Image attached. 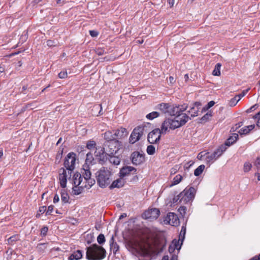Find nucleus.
I'll list each match as a JSON object with an SVG mask.
<instances>
[{
  "label": "nucleus",
  "instance_id": "obj_16",
  "mask_svg": "<svg viewBox=\"0 0 260 260\" xmlns=\"http://www.w3.org/2000/svg\"><path fill=\"white\" fill-rule=\"evenodd\" d=\"M134 172L133 174H136L137 169L131 166H124L123 167L119 172V177L123 178L126 176L130 174L131 172Z\"/></svg>",
  "mask_w": 260,
  "mask_h": 260
},
{
  "label": "nucleus",
  "instance_id": "obj_23",
  "mask_svg": "<svg viewBox=\"0 0 260 260\" xmlns=\"http://www.w3.org/2000/svg\"><path fill=\"white\" fill-rule=\"evenodd\" d=\"M124 185V181L122 178H118L116 180L113 181L111 185L109 186L110 189L114 188H120Z\"/></svg>",
  "mask_w": 260,
  "mask_h": 260
},
{
  "label": "nucleus",
  "instance_id": "obj_50",
  "mask_svg": "<svg viewBox=\"0 0 260 260\" xmlns=\"http://www.w3.org/2000/svg\"><path fill=\"white\" fill-rule=\"evenodd\" d=\"M186 207L184 206H180L178 209V211L179 212L180 214L183 216L186 213Z\"/></svg>",
  "mask_w": 260,
  "mask_h": 260
},
{
  "label": "nucleus",
  "instance_id": "obj_32",
  "mask_svg": "<svg viewBox=\"0 0 260 260\" xmlns=\"http://www.w3.org/2000/svg\"><path fill=\"white\" fill-rule=\"evenodd\" d=\"M206 154L207 155L206 157V161L207 163L213 162L214 160H216L218 158L214 152L210 154L209 152H208L206 153Z\"/></svg>",
  "mask_w": 260,
  "mask_h": 260
},
{
  "label": "nucleus",
  "instance_id": "obj_44",
  "mask_svg": "<svg viewBox=\"0 0 260 260\" xmlns=\"http://www.w3.org/2000/svg\"><path fill=\"white\" fill-rule=\"evenodd\" d=\"M97 241L99 244H103L105 242V236L103 234H100L97 237Z\"/></svg>",
  "mask_w": 260,
  "mask_h": 260
},
{
  "label": "nucleus",
  "instance_id": "obj_20",
  "mask_svg": "<svg viewBox=\"0 0 260 260\" xmlns=\"http://www.w3.org/2000/svg\"><path fill=\"white\" fill-rule=\"evenodd\" d=\"M239 138V136L237 134H233V135L230 136L224 142V145L226 146H230L233 144Z\"/></svg>",
  "mask_w": 260,
  "mask_h": 260
},
{
  "label": "nucleus",
  "instance_id": "obj_29",
  "mask_svg": "<svg viewBox=\"0 0 260 260\" xmlns=\"http://www.w3.org/2000/svg\"><path fill=\"white\" fill-rule=\"evenodd\" d=\"M84 172L83 173V176L84 180L89 179V177H91V174L90 171V168L88 165L83 166Z\"/></svg>",
  "mask_w": 260,
  "mask_h": 260
},
{
  "label": "nucleus",
  "instance_id": "obj_51",
  "mask_svg": "<svg viewBox=\"0 0 260 260\" xmlns=\"http://www.w3.org/2000/svg\"><path fill=\"white\" fill-rule=\"evenodd\" d=\"M253 118L257 119L256 125L260 127V111L254 115Z\"/></svg>",
  "mask_w": 260,
  "mask_h": 260
},
{
  "label": "nucleus",
  "instance_id": "obj_43",
  "mask_svg": "<svg viewBox=\"0 0 260 260\" xmlns=\"http://www.w3.org/2000/svg\"><path fill=\"white\" fill-rule=\"evenodd\" d=\"M240 100L238 99V96H235L232 98L229 102V105L231 107L235 106Z\"/></svg>",
  "mask_w": 260,
  "mask_h": 260
},
{
  "label": "nucleus",
  "instance_id": "obj_27",
  "mask_svg": "<svg viewBox=\"0 0 260 260\" xmlns=\"http://www.w3.org/2000/svg\"><path fill=\"white\" fill-rule=\"evenodd\" d=\"M170 104L162 103L159 104L157 106V109H158L161 112L166 115L167 114L168 109H169Z\"/></svg>",
  "mask_w": 260,
  "mask_h": 260
},
{
  "label": "nucleus",
  "instance_id": "obj_5",
  "mask_svg": "<svg viewBox=\"0 0 260 260\" xmlns=\"http://www.w3.org/2000/svg\"><path fill=\"white\" fill-rule=\"evenodd\" d=\"M76 160V154L73 152L69 153L65 157L63 165L68 171V174H71L75 169Z\"/></svg>",
  "mask_w": 260,
  "mask_h": 260
},
{
  "label": "nucleus",
  "instance_id": "obj_40",
  "mask_svg": "<svg viewBox=\"0 0 260 260\" xmlns=\"http://www.w3.org/2000/svg\"><path fill=\"white\" fill-rule=\"evenodd\" d=\"M183 241H181V244L179 245V240H177L176 239L173 240L172 242V244L173 246L177 250H180Z\"/></svg>",
  "mask_w": 260,
  "mask_h": 260
},
{
  "label": "nucleus",
  "instance_id": "obj_35",
  "mask_svg": "<svg viewBox=\"0 0 260 260\" xmlns=\"http://www.w3.org/2000/svg\"><path fill=\"white\" fill-rule=\"evenodd\" d=\"M60 185L62 188H65L67 186V176L59 175Z\"/></svg>",
  "mask_w": 260,
  "mask_h": 260
},
{
  "label": "nucleus",
  "instance_id": "obj_49",
  "mask_svg": "<svg viewBox=\"0 0 260 260\" xmlns=\"http://www.w3.org/2000/svg\"><path fill=\"white\" fill-rule=\"evenodd\" d=\"M242 125H243V122H242V121L236 123L234 126H233L232 127L231 131H232V132L236 131L239 128H240L241 126H242Z\"/></svg>",
  "mask_w": 260,
  "mask_h": 260
},
{
  "label": "nucleus",
  "instance_id": "obj_57",
  "mask_svg": "<svg viewBox=\"0 0 260 260\" xmlns=\"http://www.w3.org/2000/svg\"><path fill=\"white\" fill-rule=\"evenodd\" d=\"M46 244L45 243L39 244L37 247L38 250L40 251L43 250L46 248Z\"/></svg>",
  "mask_w": 260,
  "mask_h": 260
},
{
  "label": "nucleus",
  "instance_id": "obj_55",
  "mask_svg": "<svg viewBox=\"0 0 260 260\" xmlns=\"http://www.w3.org/2000/svg\"><path fill=\"white\" fill-rule=\"evenodd\" d=\"M258 104H255V105H253L252 106H251L250 108L248 109L246 111V112L247 113H249L251 112L252 111H253L255 110H256L258 108Z\"/></svg>",
  "mask_w": 260,
  "mask_h": 260
},
{
  "label": "nucleus",
  "instance_id": "obj_52",
  "mask_svg": "<svg viewBox=\"0 0 260 260\" xmlns=\"http://www.w3.org/2000/svg\"><path fill=\"white\" fill-rule=\"evenodd\" d=\"M48 231V228L47 226H43L41 230V235L42 236H45L47 235Z\"/></svg>",
  "mask_w": 260,
  "mask_h": 260
},
{
  "label": "nucleus",
  "instance_id": "obj_12",
  "mask_svg": "<svg viewBox=\"0 0 260 260\" xmlns=\"http://www.w3.org/2000/svg\"><path fill=\"white\" fill-rule=\"evenodd\" d=\"M175 119L166 118L161 125L160 129L161 133H162V134H166L169 128L171 129L177 128V126L175 124Z\"/></svg>",
  "mask_w": 260,
  "mask_h": 260
},
{
  "label": "nucleus",
  "instance_id": "obj_4",
  "mask_svg": "<svg viewBox=\"0 0 260 260\" xmlns=\"http://www.w3.org/2000/svg\"><path fill=\"white\" fill-rule=\"evenodd\" d=\"M95 175L97 183L101 188L106 187L112 181V173L105 167H102L96 173Z\"/></svg>",
  "mask_w": 260,
  "mask_h": 260
},
{
  "label": "nucleus",
  "instance_id": "obj_64",
  "mask_svg": "<svg viewBox=\"0 0 260 260\" xmlns=\"http://www.w3.org/2000/svg\"><path fill=\"white\" fill-rule=\"evenodd\" d=\"M77 150L79 153H81L85 150V147L84 146H78Z\"/></svg>",
  "mask_w": 260,
  "mask_h": 260
},
{
  "label": "nucleus",
  "instance_id": "obj_53",
  "mask_svg": "<svg viewBox=\"0 0 260 260\" xmlns=\"http://www.w3.org/2000/svg\"><path fill=\"white\" fill-rule=\"evenodd\" d=\"M185 232H186V228L184 226H182L180 233V236L182 237V239H181L182 241H183L185 238Z\"/></svg>",
  "mask_w": 260,
  "mask_h": 260
},
{
  "label": "nucleus",
  "instance_id": "obj_33",
  "mask_svg": "<svg viewBox=\"0 0 260 260\" xmlns=\"http://www.w3.org/2000/svg\"><path fill=\"white\" fill-rule=\"evenodd\" d=\"M205 166L204 165H201L199 166L197 169L194 171V175L196 176H199L203 172L205 169Z\"/></svg>",
  "mask_w": 260,
  "mask_h": 260
},
{
  "label": "nucleus",
  "instance_id": "obj_47",
  "mask_svg": "<svg viewBox=\"0 0 260 260\" xmlns=\"http://www.w3.org/2000/svg\"><path fill=\"white\" fill-rule=\"evenodd\" d=\"M96 143L94 141H89L86 144V148L88 149H91L95 147Z\"/></svg>",
  "mask_w": 260,
  "mask_h": 260
},
{
  "label": "nucleus",
  "instance_id": "obj_21",
  "mask_svg": "<svg viewBox=\"0 0 260 260\" xmlns=\"http://www.w3.org/2000/svg\"><path fill=\"white\" fill-rule=\"evenodd\" d=\"M104 142H109L118 140L115 138L114 133H112L111 131H106L104 134Z\"/></svg>",
  "mask_w": 260,
  "mask_h": 260
},
{
  "label": "nucleus",
  "instance_id": "obj_3",
  "mask_svg": "<svg viewBox=\"0 0 260 260\" xmlns=\"http://www.w3.org/2000/svg\"><path fill=\"white\" fill-rule=\"evenodd\" d=\"M196 192L197 189L194 187L188 186L179 194L173 198L172 203L175 204L179 201V202L181 203L186 204L194 199Z\"/></svg>",
  "mask_w": 260,
  "mask_h": 260
},
{
  "label": "nucleus",
  "instance_id": "obj_39",
  "mask_svg": "<svg viewBox=\"0 0 260 260\" xmlns=\"http://www.w3.org/2000/svg\"><path fill=\"white\" fill-rule=\"evenodd\" d=\"M182 179V176L181 175L178 174V175H176L173 178V181L171 186L178 184L181 181Z\"/></svg>",
  "mask_w": 260,
  "mask_h": 260
},
{
  "label": "nucleus",
  "instance_id": "obj_37",
  "mask_svg": "<svg viewBox=\"0 0 260 260\" xmlns=\"http://www.w3.org/2000/svg\"><path fill=\"white\" fill-rule=\"evenodd\" d=\"M159 115V113L156 111H153L148 114L146 115V118L149 120H153L155 118L158 117Z\"/></svg>",
  "mask_w": 260,
  "mask_h": 260
},
{
  "label": "nucleus",
  "instance_id": "obj_34",
  "mask_svg": "<svg viewBox=\"0 0 260 260\" xmlns=\"http://www.w3.org/2000/svg\"><path fill=\"white\" fill-rule=\"evenodd\" d=\"M221 66V64L220 63H217L214 68V70L213 71L212 74L214 76H218L220 75V68Z\"/></svg>",
  "mask_w": 260,
  "mask_h": 260
},
{
  "label": "nucleus",
  "instance_id": "obj_28",
  "mask_svg": "<svg viewBox=\"0 0 260 260\" xmlns=\"http://www.w3.org/2000/svg\"><path fill=\"white\" fill-rule=\"evenodd\" d=\"M212 112L210 110L205 114L203 117L198 119V123H204L209 120V117H212Z\"/></svg>",
  "mask_w": 260,
  "mask_h": 260
},
{
  "label": "nucleus",
  "instance_id": "obj_13",
  "mask_svg": "<svg viewBox=\"0 0 260 260\" xmlns=\"http://www.w3.org/2000/svg\"><path fill=\"white\" fill-rule=\"evenodd\" d=\"M175 119V124L179 128L186 124V123L191 119L190 117L188 116L186 113H180L179 116H177Z\"/></svg>",
  "mask_w": 260,
  "mask_h": 260
},
{
  "label": "nucleus",
  "instance_id": "obj_36",
  "mask_svg": "<svg viewBox=\"0 0 260 260\" xmlns=\"http://www.w3.org/2000/svg\"><path fill=\"white\" fill-rule=\"evenodd\" d=\"M84 184L88 185V188H90L92 185H93L95 183V180L93 178H91V177H89V179H85V182H84Z\"/></svg>",
  "mask_w": 260,
  "mask_h": 260
},
{
  "label": "nucleus",
  "instance_id": "obj_18",
  "mask_svg": "<svg viewBox=\"0 0 260 260\" xmlns=\"http://www.w3.org/2000/svg\"><path fill=\"white\" fill-rule=\"evenodd\" d=\"M167 244L166 239H159L155 242V248L158 252H162L165 249Z\"/></svg>",
  "mask_w": 260,
  "mask_h": 260
},
{
  "label": "nucleus",
  "instance_id": "obj_31",
  "mask_svg": "<svg viewBox=\"0 0 260 260\" xmlns=\"http://www.w3.org/2000/svg\"><path fill=\"white\" fill-rule=\"evenodd\" d=\"M226 149V147L223 144L220 146L217 149H216L213 152L215 155L219 157L222 155L223 152Z\"/></svg>",
  "mask_w": 260,
  "mask_h": 260
},
{
  "label": "nucleus",
  "instance_id": "obj_54",
  "mask_svg": "<svg viewBox=\"0 0 260 260\" xmlns=\"http://www.w3.org/2000/svg\"><path fill=\"white\" fill-rule=\"evenodd\" d=\"M187 108H188V105L185 104H184L181 106H179V114L182 113V112L185 111Z\"/></svg>",
  "mask_w": 260,
  "mask_h": 260
},
{
  "label": "nucleus",
  "instance_id": "obj_62",
  "mask_svg": "<svg viewBox=\"0 0 260 260\" xmlns=\"http://www.w3.org/2000/svg\"><path fill=\"white\" fill-rule=\"evenodd\" d=\"M95 52L98 55H102L105 53V50L102 48H98L95 50Z\"/></svg>",
  "mask_w": 260,
  "mask_h": 260
},
{
  "label": "nucleus",
  "instance_id": "obj_1",
  "mask_svg": "<svg viewBox=\"0 0 260 260\" xmlns=\"http://www.w3.org/2000/svg\"><path fill=\"white\" fill-rule=\"evenodd\" d=\"M103 147L109 155V162L115 166L119 165L121 162L122 155H116L118 151L122 147V143L118 140L114 141L104 142Z\"/></svg>",
  "mask_w": 260,
  "mask_h": 260
},
{
  "label": "nucleus",
  "instance_id": "obj_6",
  "mask_svg": "<svg viewBox=\"0 0 260 260\" xmlns=\"http://www.w3.org/2000/svg\"><path fill=\"white\" fill-rule=\"evenodd\" d=\"M146 127L145 125L136 127L130 136L129 142L131 144H134L138 141L143 135Z\"/></svg>",
  "mask_w": 260,
  "mask_h": 260
},
{
  "label": "nucleus",
  "instance_id": "obj_15",
  "mask_svg": "<svg viewBox=\"0 0 260 260\" xmlns=\"http://www.w3.org/2000/svg\"><path fill=\"white\" fill-rule=\"evenodd\" d=\"M202 104L200 102H194L190 107V110L187 111L188 114H190V117H194L198 115V112L201 108Z\"/></svg>",
  "mask_w": 260,
  "mask_h": 260
},
{
  "label": "nucleus",
  "instance_id": "obj_25",
  "mask_svg": "<svg viewBox=\"0 0 260 260\" xmlns=\"http://www.w3.org/2000/svg\"><path fill=\"white\" fill-rule=\"evenodd\" d=\"M82 257V251L81 250H77L72 253L69 257V260H79Z\"/></svg>",
  "mask_w": 260,
  "mask_h": 260
},
{
  "label": "nucleus",
  "instance_id": "obj_17",
  "mask_svg": "<svg viewBox=\"0 0 260 260\" xmlns=\"http://www.w3.org/2000/svg\"><path fill=\"white\" fill-rule=\"evenodd\" d=\"M113 132H114L115 138L117 140L125 138L128 135V132L126 129L124 127H120L113 131Z\"/></svg>",
  "mask_w": 260,
  "mask_h": 260
},
{
  "label": "nucleus",
  "instance_id": "obj_9",
  "mask_svg": "<svg viewBox=\"0 0 260 260\" xmlns=\"http://www.w3.org/2000/svg\"><path fill=\"white\" fill-rule=\"evenodd\" d=\"M160 215V211L157 208L149 209L145 211L142 215L143 218L150 220H156Z\"/></svg>",
  "mask_w": 260,
  "mask_h": 260
},
{
  "label": "nucleus",
  "instance_id": "obj_60",
  "mask_svg": "<svg viewBox=\"0 0 260 260\" xmlns=\"http://www.w3.org/2000/svg\"><path fill=\"white\" fill-rule=\"evenodd\" d=\"M46 43H47V46H48L49 47L55 46L57 45L56 42H55L54 41L51 40H48Z\"/></svg>",
  "mask_w": 260,
  "mask_h": 260
},
{
  "label": "nucleus",
  "instance_id": "obj_46",
  "mask_svg": "<svg viewBox=\"0 0 260 260\" xmlns=\"http://www.w3.org/2000/svg\"><path fill=\"white\" fill-rule=\"evenodd\" d=\"M94 160V158L92 156V154L91 152H88L86 154V164L87 163H91L92 161Z\"/></svg>",
  "mask_w": 260,
  "mask_h": 260
},
{
  "label": "nucleus",
  "instance_id": "obj_38",
  "mask_svg": "<svg viewBox=\"0 0 260 260\" xmlns=\"http://www.w3.org/2000/svg\"><path fill=\"white\" fill-rule=\"evenodd\" d=\"M146 151L148 154L152 155L155 153V148L152 145H148L147 147Z\"/></svg>",
  "mask_w": 260,
  "mask_h": 260
},
{
  "label": "nucleus",
  "instance_id": "obj_10",
  "mask_svg": "<svg viewBox=\"0 0 260 260\" xmlns=\"http://www.w3.org/2000/svg\"><path fill=\"white\" fill-rule=\"evenodd\" d=\"M130 159L132 164L135 166L142 164L145 161V154L135 151L132 152L130 156Z\"/></svg>",
  "mask_w": 260,
  "mask_h": 260
},
{
  "label": "nucleus",
  "instance_id": "obj_58",
  "mask_svg": "<svg viewBox=\"0 0 260 260\" xmlns=\"http://www.w3.org/2000/svg\"><path fill=\"white\" fill-rule=\"evenodd\" d=\"M67 71H61L58 74V77L60 79H64L67 77Z\"/></svg>",
  "mask_w": 260,
  "mask_h": 260
},
{
  "label": "nucleus",
  "instance_id": "obj_63",
  "mask_svg": "<svg viewBox=\"0 0 260 260\" xmlns=\"http://www.w3.org/2000/svg\"><path fill=\"white\" fill-rule=\"evenodd\" d=\"M90 36L92 37H96L98 36L99 32L96 30H92L89 31Z\"/></svg>",
  "mask_w": 260,
  "mask_h": 260
},
{
  "label": "nucleus",
  "instance_id": "obj_56",
  "mask_svg": "<svg viewBox=\"0 0 260 260\" xmlns=\"http://www.w3.org/2000/svg\"><path fill=\"white\" fill-rule=\"evenodd\" d=\"M53 209H54V206L53 205H50L48 206V209L46 211V215H51V213L53 210Z\"/></svg>",
  "mask_w": 260,
  "mask_h": 260
},
{
  "label": "nucleus",
  "instance_id": "obj_48",
  "mask_svg": "<svg viewBox=\"0 0 260 260\" xmlns=\"http://www.w3.org/2000/svg\"><path fill=\"white\" fill-rule=\"evenodd\" d=\"M249 133V130L247 128L246 126H245L244 127L240 129L239 131H238V133L240 135H246Z\"/></svg>",
  "mask_w": 260,
  "mask_h": 260
},
{
  "label": "nucleus",
  "instance_id": "obj_45",
  "mask_svg": "<svg viewBox=\"0 0 260 260\" xmlns=\"http://www.w3.org/2000/svg\"><path fill=\"white\" fill-rule=\"evenodd\" d=\"M251 167H252V165L250 163H249V162H245L244 164V167H243L244 172H249L251 170Z\"/></svg>",
  "mask_w": 260,
  "mask_h": 260
},
{
  "label": "nucleus",
  "instance_id": "obj_42",
  "mask_svg": "<svg viewBox=\"0 0 260 260\" xmlns=\"http://www.w3.org/2000/svg\"><path fill=\"white\" fill-rule=\"evenodd\" d=\"M46 211V206H43L39 208V211L36 214V217L39 218L41 214H43Z\"/></svg>",
  "mask_w": 260,
  "mask_h": 260
},
{
  "label": "nucleus",
  "instance_id": "obj_19",
  "mask_svg": "<svg viewBox=\"0 0 260 260\" xmlns=\"http://www.w3.org/2000/svg\"><path fill=\"white\" fill-rule=\"evenodd\" d=\"M179 105L177 106H174V105H171L170 104L169 109H168V112L167 113V115L168 116H179L180 114L179 113Z\"/></svg>",
  "mask_w": 260,
  "mask_h": 260
},
{
  "label": "nucleus",
  "instance_id": "obj_2",
  "mask_svg": "<svg viewBox=\"0 0 260 260\" xmlns=\"http://www.w3.org/2000/svg\"><path fill=\"white\" fill-rule=\"evenodd\" d=\"M86 258L88 260H102L106 256V250L96 244L86 248Z\"/></svg>",
  "mask_w": 260,
  "mask_h": 260
},
{
  "label": "nucleus",
  "instance_id": "obj_7",
  "mask_svg": "<svg viewBox=\"0 0 260 260\" xmlns=\"http://www.w3.org/2000/svg\"><path fill=\"white\" fill-rule=\"evenodd\" d=\"M96 150L94 152L95 159L99 163L103 165L105 164L108 160L109 161V155L107 154V151L103 147L96 148Z\"/></svg>",
  "mask_w": 260,
  "mask_h": 260
},
{
  "label": "nucleus",
  "instance_id": "obj_30",
  "mask_svg": "<svg viewBox=\"0 0 260 260\" xmlns=\"http://www.w3.org/2000/svg\"><path fill=\"white\" fill-rule=\"evenodd\" d=\"M65 147H66L65 146H63L62 145H61L59 147V150H58V151L57 152V154L56 155V157H55V161H56V162L57 160H58V163H59L60 162V160L62 158V154H63V150H64V149Z\"/></svg>",
  "mask_w": 260,
  "mask_h": 260
},
{
  "label": "nucleus",
  "instance_id": "obj_26",
  "mask_svg": "<svg viewBox=\"0 0 260 260\" xmlns=\"http://www.w3.org/2000/svg\"><path fill=\"white\" fill-rule=\"evenodd\" d=\"M60 194L61 202L63 204L69 203L70 197L67 192V191L64 189H62Z\"/></svg>",
  "mask_w": 260,
  "mask_h": 260
},
{
  "label": "nucleus",
  "instance_id": "obj_61",
  "mask_svg": "<svg viewBox=\"0 0 260 260\" xmlns=\"http://www.w3.org/2000/svg\"><path fill=\"white\" fill-rule=\"evenodd\" d=\"M249 90V89H247L245 90H243L239 95H237L236 96H238V99L240 100L241 99V98L243 97L246 94V93Z\"/></svg>",
  "mask_w": 260,
  "mask_h": 260
},
{
  "label": "nucleus",
  "instance_id": "obj_41",
  "mask_svg": "<svg viewBox=\"0 0 260 260\" xmlns=\"http://www.w3.org/2000/svg\"><path fill=\"white\" fill-rule=\"evenodd\" d=\"M19 240L17 235H13L8 239V242L10 245H13V242L17 241Z\"/></svg>",
  "mask_w": 260,
  "mask_h": 260
},
{
  "label": "nucleus",
  "instance_id": "obj_24",
  "mask_svg": "<svg viewBox=\"0 0 260 260\" xmlns=\"http://www.w3.org/2000/svg\"><path fill=\"white\" fill-rule=\"evenodd\" d=\"M92 115L99 116L103 115L102 107L101 104L94 105L91 109Z\"/></svg>",
  "mask_w": 260,
  "mask_h": 260
},
{
  "label": "nucleus",
  "instance_id": "obj_59",
  "mask_svg": "<svg viewBox=\"0 0 260 260\" xmlns=\"http://www.w3.org/2000/svg\"><path fill=\"white\" fill-rule=\"evenodd\" d=\"M110 248L113 249L114 253H116V252L119 250V246L116 242L114 243L112 245H111L110 246Z\"/></svg>",
  "mask_w": 260,
  "mask_h": 260
},
{
  "label": "nucleus",
  "instance_id": "obj_14",
  "mask_svg": "<svg viewBox=\"0 0 260 260\" xmlns=\"http://www.w3.org/2000/svg\"><path fill=\"white\" fill-rule=\"evenodd\" d=\"M69 174L70 175V177L68 178L69 180L71 181L73 185H80L82 184L83 177L79 172H75L72 176L71 175L72 173Z\"/></svg>",
  "mask_w": 260,
  "mask_h": 260
},
{
  "label": "nucleus",
  "instance_id": "obj_11",
  "mask_svg": "<svg viewBox=\"0 0 260 260\" xmlns=\"http://www.w3.org/2000/svg\"><path fill=\"white\" fill-rule=\"evenodd\" d=\"M164 222L165 224H169L172 226H177L179 225L180 221L177 214L173 212H169L164 217Z\"/></svg>",
  "mask_w": 260,
  "mask_h": 260
},
{
  "label": "nucleus",
  "instance_id": "obj_22",
  "mask_svg": "<svg viewBox=\"0 0 260 260\" xmlns=\"http://www.w3.org/2000/svg\"><path fill=\"white\" fill-rule=\"evenodd\" d=\"M84 183H83L82 184L80 185H74L73 187V192L75 195H79L81 193L85 188L87 187V185L86 184H84Z\"/></svg>",
  "mask_w": 260,
  "mask_h": 260
},
{
  "label": "nucleus",
  "instance_id": "obj_8",
  "mask_svg": "<svg viewBox=\"0 0 260 260\" xmlns=\"http://www.w3.org/2000/svg\"><path fill=\"white\" fill-rule=\"evenodd\" d=\"M162 133L159 128H156L149 132L147 136V141L151 144H158L160 141L161 135Z\"/></svg>",
  "mask_w": 260,
  "mask_h": 260
}]
</instances>
